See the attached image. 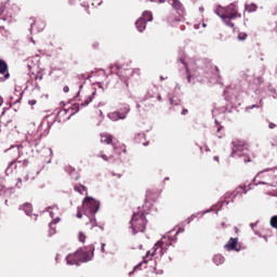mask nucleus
I'll return each instance as SVG.
<instances>
[{"label": "nucleus", "instance_id": "nucleus-1", "mask_svg": "<svg viewBox=\"0 0 277 277\" xmlns=\"http://www.w3.org/2000/svg\"><path fill=\"white\" fill-rule=\"evenodd\" d=\"M214 14L216 16H220L222 18L223 23L227 27H235V23L232 21H235L236 18H241V13H239V6L237 5V2H233L228 4L227 6H222L217 4L214 9Z\"/></svg>", "mask_w": 277, "mask_h": 277}, {"label": "nucleus", "instance_id": "nucleus-2", "mask_svg": "<svg viewBox=\"0 0 277 277\" xmlns=\"http://www.w3.org/2000/svg\"><path fill=\"white\" fill-rule=\"evenodd\" d=\"M94 258V245L84 247V249H78L75 253L66 256L67 265H81V263H88Z\"/></svg>", "mask_w": 277, "mask_h": 277}, {"label": "nucleus", "instance_id": "nucleus-3", "mask_svg": "<svg viewBox=\"0 0 277 277\" xmlns=\"http://www.w3.org/2000/svg\"><path fill=\"white\" fill-rule=\"evenodd\" d=\"M243 190V194H247L248 192L246 190V188H243V187H238L236 190H234L233 193H227V194H225V200L224 201H222V202H220V203H216V205H213L210 209H208V210H205V211H202V212H198V213H195V214H193L189 219H188V221H187V224H190V222H193V220H196V217L197 216H199L200 214H202V213H211V212H213V211H215V208H217L216 209V215L220 213V211H222V207H224V205H229V202L230 201H228V200H235V198H237V195L238 194H241V192Z\"/></svg>", "mask_w": 277, "mask_h": 277}, {"label": "nucleus", "instance_id": "nucleus-4", "mask_svg": "<svg viewBox=\"0 0 277 277\" xmlns=\"http://www.w3.org/2000/svg\"><path fill=\"white\" fill-rule=\"evenodd\" d=\"M277 168L264 169L260 171L253 179L255 185H267L268 187H277Z\"/></svg>", "mask_w": 277, "mask_h": 277}, {"label": "nucleus", "instance_id": "nucleus-5", "mask_svg": "<svg viewBox=\"0 0 277 277\" xmlns=\"http://www.w3.org/2000/svg\"><path fill=\"white\" fill-rule=\"evenodd\" d=\"M232 154L230 157L241 159L243 163H250L251 159L248 155V144L242 141L235 140L232 142Z\"/></svg>", "mask_w": 277, "mask_h": 277}, {"label": "nucleus", "instance_id": "nucleus-6", "mask_svg": "<svg viewBox=\"0 0 277 277\" xmlns=\"http://www.w3.org/2000/svg\"><path fill=\"white\" fill-rule=\"evenodd\" d=\"M146 224H148V221L146 220V214H144V212L133 213L130 221V228H132L133 235H137V233H144V230H146Z\"/></svg>", "mask_w": 277, "mask_h": 277}, {"label": "nucleus", "instance_id": "nucleus-7", "mask_svg": "<svg viewBox=\"0 0 277 277\" xmlns=\"http://www.w3.org/2000/svg\"><path fill=\"white\" fill-rule=\"evenodd\" d=\"M47 127L49 129V122L44 123V122H41L40 127L38 129H36V126L32 124L30 126V129L32 130H29L28 131V134L26 136V141L28 142V144H30V146H38V144H40V138L42 137V127Z\"/></svg>", "mask_w": 277, "mask_h": 277}, {"label": "nucleus", "instance_id": "nucleus-8", "mask_svg": "<svg viewBox=\"0 0 277 277\" xmlns=\"http://www.w3.org/2000/svg\"><path fill=\"white\" fill-rule=\"evenodd\" d=\"M98 209H101V201L92 197H85L83 199L82 210L84 215H96V213H98Z\"/></svg>", "mask_w": 277, "mask_h": 277}, {"label": "nucleus", "instance_id": "nucleus-9", "mask_svg": "<svg viewBox=\"0 0 277 277\" xmlns=\"http://www.w3.org/2000/svg\"><path fill=\"white\" fill-rule=\"evenodd\" d=\"M16 8L18 6L10 4V0L1 2L0 21H4V23H12V10H16Z\"/></svg>", "mask_w": 277, "mask_h": 277}, {"label": "nucleus", "instance_id": "nucleus-10", "mask_svg": "<svg viewBox=\"0 0 277 277\" xmlns=\"http://www.w3.org/2000/svg\"><path fill=\"white\" fill-rule=\"evenodd\" d=\"M111 72H117L119 79L126 83V85H129V79L133 77V72H135V69H124L120 67L119 65H113L110 66Z\"/></svg>", "mask_w": 277, "mask_h": 277}, {"label": "nucleus", "instance_id": "nucleus-11", "mask_svg": "<svg viewBox=\"0 0 277 277\" xmlns=\"http://www.w3.org/2000/svg\"><path fill=\"white\" fill-rule=\"evenodd\" d=\"M129 111H131V107L126 105L123 108H120V110L109 113L107 116L109 120H113V122H118V120H124L129 115Z\"/></svg>", "mask_w": 277, "mask_h": 277}, {"label": "nucleus", "instance_id": "nucleus-12", "mask_svg": "<svg viewBox=\"0 0 277 277\" xmlns=\"http://www.w3.org/2000/svg\"><path fill=\"white\" fill-rule=\"evenodd\" d=\"M0 75H4L0 77V82L8 81L10 79V71H8V63L0 58Z\"/></svg>", "mask_w": 277, "mask_h": 277}, {"label": "nucleus", "instance_id": "nucleus-13", "mask_svg": "<svg viewBox=\"0 0 277 277\" xmlns=\"http://www.w3.org/2000/svg\"><path fill=\"white\" fill-rule=\"evenodd\" d=\"M169 3H170V5H172V8H174V10H176V12L180 16H183V14H185V9L183 8V3H181V1L169 0Z\"/></svg>", "mask_w": 277, "mask_h": 277}, {"label": "nucleus", "instance_id": "nucleus-14", "mask_svg": "<svg viewBox=\"0 0 277 277\" xmlns=\"http://www.w3.org/2000/svg\"><path fill=\"white\" fill-rule=\"evenodd\" d=\"M239 242L238 238H230L228 242L224 246L225 250L230 252V250H235L237 248V243Z\"/></svg>", "mask_w": 277, "mask_h": 277}, {"label": "nucleus", "instance_id": "nucleus-15", "mask_svg": "<svg viewBox=\"0 0 277 277\" xmlns=\"http://www.w3.org/2000/svg\"><path fill=\"white\" fill-rule=\"evenodd\" d=\"M93 101V96H88L83 103H81L80 105L76 106V111L71 113L70 116H75V114H77V111H79V109L83 108V107H88V105L90 103H92Z\"/></svg>", "mask_w": 277, "mask_h": 277}, {"label": "nucleus", "instance_id": "nucleus-16", "mask_svg": "<svg viewBox=\"0 0 277 277\" xmlns=\"http://www.w3.org/2000/svg\"><path fill=\"white\" fill-rule=\"evenodd\" d=\"M153 250L154 252L151 253V256H155V253L157 252V250H159L160 255L163 256V238L155 243Z\"/></svg>", "mask_w": 277, "mask_h": 277}, {"label": "nucleus", "instance_id": "nucleus-17", "mask_svg": "<svg viewBox=\"0 0 277 277\" xmlns=\"http://www.w3.org/2000/svg\"><path fill=\"white\" fill-rule=\"evenodd\" d=\"M135 26H136L137 31H140L142 34V31H144L146 29V21L144 19V17H140L136 21Z\"/></svg>", "mask_w": 277, "mask_h": 277}, {"label": "nucleus", "instance_id": "nucleus-18", "mask_svg": "<svg viewBox=\"0 0 277 277\" xmlns=\"http://www.w3.org/2000/svg\"><path fill=\"white\" fill-rule=\"evenodd\" d=\"M101 142L103 144H111V142H114V136H111V134L108 133H103L101 134Z\"/></svg>", "mask_w": 277, "mask_h": 277}, {"label": "nucleus", "instance_id": "nucleus-19", "mask_svg": "<svg viewBox=\"0 0 277 277\" xmlns=\"http://www.w3.org/2000/svg\"><path fill=\"white\" fill-rule=\"evenodd\" d=\"M19 211H24L26 213V215H31V203L26 202L22 206H19Z\"/></svg>", "mask_w": 277, "mask_h": 277}, {"label": "nucleus", "instance_id": "nucleus-20", "mask_svg": "<svg viewBox=\"0 0 277 277\" xmlns=\"http://www.w3.org/2000/svg\"><path fill=\"white\" fill-rule=\"evenodd\" d=\"M262 107H263V100H260V102L258 104L247 106L245 108V111H247V114H250L251 109H262Z\"/></svg>", "mask_w": 277, "mask_h": 277}, {"label": "nucleus", "instance_id": "nucleus-21", "mask_svg": "<svg viewBox=\"0 0 277 277\" xmlns=\"http://www.w3.org/2000/svg\"><path fill=\"white\" fill-rule=\"evenodd\" d=\"M179 62H181V64H183L186 72H187V81L188 83H192V75H189V69L187 68V62L185 56L184 57H180Z\"/></svg>", "mask_w": 277, "mask_h": 277}, {"label": "nucleus", "instance_id": "nucleus-22", "mask_svg": "<svg viewBox=\"0 0 277 277\" xmlns=\"http://www.w3.org/2000/svg\"><path fill=\"white\" fill-rule=\"evenodd\" d=\"M143 21H145V23H151L153 21V13L150 11H144L143 15H142Z\"/></svg>", "mask_w": 277, "mask_h": 277}, {"label": "nucleus", "instance_id": "nucleus-23", "mask_svg": "<svg viewBox=\"0 0 277 277\" xmlns=\"http://www.w3.org/2000/svg\"><path fill=\"white\" fill-rule=\"evenodd\" d=\"M225 259L223 258L222 254H216L213 256V263L215 265H222L224 263Z\"/></svg>", "mask_w": 277, "mask_h": 277}, {"label": "nucleus", "instance_id": "nucleus-24", "mask_svg": "<svg viewBox=\"0 0 277 277\" xmlns=\"http://www.w3.org/2000/svg\"><path fill=\"white\" fill-rule=\"evenodd\" d=\"M245 10L246 12L252 13V12H256V10H259V6L255 3L246 4Z\"/></svg>", "mask_w": 277, "mask_h": 277}, {"label": "nucleus", "instance_id": "nucleus-25", "mask_svg": "<svg viewBox=\"0 0 277 277\" xmlns=\"http://www.w3.org/2000/svg\"><path fill=\"white\" fill-rule=\"evenodd\" d=\"M51 209H56V211H57V206H50V207H48L47 209H45V211L48 212V213H50V217H55V213H53V211H51Z\"/></svg>", "mask_w": 277, "mask_h": 277}, {"label": "nucleus", "instance_id": "nucleus-26", "mask_svg": "<svg viewBox=\"0 0 277 277\" xmlns=\"http://www.w3.org/2000/svg\"><path fill=\"white\" fill-rule=\"evenodd\" d=\"M90 224H91V228H96V226H98V224L96 223V216H92L90 217Z\"/></svg>", "mask_w": 277, "mask_h": 277}, {"label": "nucleus", "instance_id": "nucleus-27", "mask_svg": "<svg viewBox=\"0 0 277 277\" xmlns=\"http://www.w3.org/2000/svg\"><path fill=\"white\" fill-rule=\"evenodd\" d=\"M49 237H53V235L56 233L55 228L53 227V223L49 224Z\"/></svg>", "mask_w": 277, "mask_h": 277}, {"label": "nucleus", "instance_id": "nucleus-28", "mask_svg": "<svg viewBox=\"0 0 277 277\" xmlns=\"http://www.w3.org/2000/svg\"><path fill=\"white\" fill-rule=\"evenodd\" d=\"M271 226L273 228H277V215H274L272 219H271Z\"/></svg>", "mask_w": 277, "mask_h": 277}, {"label": "nucleus", "instance_id": "nucleus-29", "mask_svg": "<svg viewBox=\"0 0 277 277\" xmlns=\"http://www.w3.org/2000/svg\"><path fill=\"white\" fill-rule=\"evenodd\" d=\"M148 98H155V91H148L145 95L144 101H148Z\"/></svg>", "mask_w": 277, "mask_h": 277}, {"label": "nucleus", "instance_id": "nucleus-30", "mask_svg": "<svg viewBox=\"0 0 277 277\" xmlns=\"http://www.w3.org/2000/svg\"><path fill=\"white\" fill-rule=\"evenodd\" d=\"M68 111H70V109L64 108V109H62V110L58 111L57 116H58L60 118L65 117V116L68 114Z\"/></svg>", "mask_w": 277, "mask_h": 277}, {"label": "nucleus", "instance_id": "nucleus-31", "mask_svg": "<svg viewBox=\"0 0 277 277\" xmlns=\"http://www.w3.org/2000/svg\"><path fill=\"white\" fill-rule=\"evenodd\" d=\"M246 38H248V34H246V32L238 34V40L243 41V40H246Z\"/></svg>", "mask_w": 277, "mask_h": 277}, {"label": "nucleus", "instance_id": "nucleus-32", "mask_svg": "<svg viewBox=\"0 0 277 277\" xmlns=\"http://www.w3.org/2000/svg\"><path fill=\"white\" fill-rule=\"evenodd\" d=\"M65 172H67V174L72 175V173L75 172V168H72L70 166L65 167Z\"/></svg>", "mask_w": 277, "mask_h": 277}, {"label": "nucleus", "instance_id": "nucleus-33", "mask_svg": "<svg viewBox=\"0 0 277 277\" xmlns=\"http://www.w3.org/2000/svg\"><path fill=\"white\" fill-rule=\"evenodd\" d=\"M79 241L81 243H85V234H83L82 232L79 233Z\"/></svg>", "mask_w": 277, "mask_h": 277}, {"label": "nucleus", "instance_id": "nucleus-34", "mask_svg": "<svg viewBox=\"0 0 277 277\" xmlns=\"http://www.w3.org/2000/svg\"><path fill=\"white\" fill-rule=\"evenodd\" d=\"M61 217L60 216H57L56 219H54L52 222H51V224L53 225V224H58V222H61Z\"/></svg>", "mask_w": 277, "mask_h": 277}, {"label": "nucleus", "instance_id": "nucleus-35", "mask_svg": "<svg viewBox=\"0 0 277 277\" xmlns=\"http://www.w3.org/2000/svg\"><path fill=\"white\" fill-rule=\"evenodd\" d=\"M23 183V180L22 179H17V183H16V187L18 188V189H21V187H22V184Z\"/></svg>", "mask_w": 277, "mask_h": 277}, {"label": "nucleus", "instance_id": "nucleus-36", "mask_svg": "<svg viewBox=\"0 0 277 277\" xmlns=\"http://www.w3.org/2000/svg\"><path fill=\"white\" fill-rule=\"evenodd\" d=\"M77 217L81 220L83 217V214L81 213L80 208H78Z\"/></svg>", "mask_w": 277, "mask_h": 277}, {"label": "nucleus", "instance_id": "nucleus-37", "mask_svg": "<svg viewBox=\"0 0 277 277\" xmlns=\"http://www.w3.org/2000/svg\"><path fill=\"white\" fill-rule=\"evenodd\" d=\"M144 263H146V261L141 262L138 265L134 266V272H135L136 269H140V267H142V265H144Z\"/></svg>", "mask_w": 277, "mask_h": 277}, {"label": "nucleus", "instance_id": "nucleus-38", "mask_svg": "<svg viewBox=\"0 0 277 277\" xmlns=\"http://www.w3.org/2000/svg\"><path fill=\"white\" fill-rule=\"evenodd\" d=\"M211 70L214 72H220V68H217V66H211Z\"/></svg>", "mask_w": 277, "mask_h": 277}, {"label": "nucleus", "instance_id": "nucleus-39", "mask_svg": "<svg viewBox=\"0 0 277 277\" xmlns=\"http://www.w3.org/2000/svg\"><path fill=\"white\" fill-rule=\"evenodd\" d=\"M63 92H65V93L70 92V88H69L68 85H65V87L63 88Z\"/></svg>", "mask_w": 277, "mask_h": 277}, {"label": "nucleus", "instance_id": "nucleus-40", "mask_svg": "<svg viewBox=\"0 0 277 277\" xmlns=\"http://www.w3.org/2000/svg\"><path fill=\"white\" fill-rule=\"evenodd\" d=\"M75 192H78L79 194H83V192H81V187H79V186H75Z\"/></svg>", "mask_w": 277, "mask_h": 277}, {"label": "nucleus", "instance_id": "nucleus-41", "mask_svg": "<svg viewBox=\"0 0 277 277\" xmlns=\"http://www.w3.org/2000/svg\"><path fill=\"white\" fill-rule=\"evenodd\" d=\"M43 29H44V23H41V24L39 25L38 31H42Z\"/></svg>", "mask_w": 277, "mask_h": 277}, {"label": "nucleus", "instance_id": "nucleus-42", "mask_svg": "<svg viewBox=\"0 0 277 277\" xmlns=\"http://www.w3.org/2000/svg\"><path fill=\"white\" fill-rule=\"evenodd\" d=\"M256 81H258V83H260V85L263 83V77H258L256 78Z\"/></svg>", "mask_w": 277, "mask_h": 277}, {"label": "nucleus", "instance_id": "nucleus-43", "mask_svg": "<svg viewBox=\"0 0 277 277\" xmlns=\"http://www.w3.org/2000/svg\"><path fill=\"white\" fill-rule=\"evenodd\" d=\"M188 113H189V110L183 108V110H182V116H187Z\"/></svg>", "mask_w": 277, "mask_h": 277}, {"label": "nucleus", "instance_id": "nucleus-44", "mask_svg": "<svg viewBox=\"0 0 277 277\" xmlns=\"http://www.w3.org/2000/svg\"><path fill=\"white\" fill-rule=\"evenodd\" d=\"M34 25H36V19H32V23L30 24L29 31H31V29H34Z\"/></svg>", "mask_w": 277, "mask_h": 277}, {"label": "nucleus", "instance_id": "nucleus-45", "mask_svg": "<svg viewBox=\"0 0 277 277\" xmlns=\"http://www.w3.org/2000/svg\"><path fill=\"white\" fill-rule=\"evenodd\" d=\"M101 246V252H105V242H102Z\"/></svg>", "mask_w": 277, "mask_h": 277}, {"label": "nucleus", "instance_id": "nucleus-46", "mask_svg": "<svg viewBox=\"0 0 277 277\" xmlns=\"http://www.w3.org/2000/svg\"><path fill=\"white\" fill-rule=\"evenodd\" d=\"M268 90L269 92H273L274 94H276V88L269 87Z\"/></svg>", "mask_w": 277, "mask_h": 277}, {"label": "nucleus", "instance_id": "nucleus-47", "mask_svg": "<svg viewBox=\"0 0 277 277\" xmlns=\"http://www.w3.org/2000/svg\"><path fill=\"white\" fill-rule=\"evenodd\" d=\"M179 233H185V228L181 227L175 235H179Z\"/></svg>", "mask_w": 277, "mask_h": 277}, {"label": "nucleus", "instance_id": "nucleus-48", "mask_svg": "<svg viewBox=\"0 0 277 277\" xmlns=\"http://www.w3.org/2000/svg\"><path fill=\"white\" fill-rule=\"evenodd\" d=\"M36 103H37L36 100H30V101L28 102L29 105H36Z\"/></svg>", "mask_w": 277, "mask_h": 277}, {"label": "nucleus", "instance_id": "nucleus-49", "mask_svg": "<svg viewBox=\"0 0 277 277\" xmlns=\"http://www.w3.org/2000/svg\"><path fill=\"white\" fill-rule=\"evenodd\" d=\"M268 127L269 129H276V123H269Z\"/></svg>", "mask_w": 277, "mask_h": 277}, {"label": "nucleus", "instance_id": "nucleus-50", "mask_svg": "<svg viewBox=\"0 0 277 277\" xmlns=\"http://www.w3.org/2000/svg\"><path fill=\"white\" fill-rule=\"evenodd\" d=\"M101 157H102V159H104V161H109V158H107L106 155H102Z\"/></svg>", "mask_w": 277, "mask_h": 277}, {"label": "nucleus", "instance_id": "nucleus-51", "mask_svg": "<svg viewBox=\"0 0 277 277\" xmlns=\"http://www.w3.org/2000/svg\"><path fill=\"white\" fill-rule=\"evenodd\" d=\"M171 105H174V97H170ZM175 105H179V103H175Z\"/></svg>", "mask_w": 277, "mask_h": 277}, {"label": "nucleus", "instance_id": "nucleus-52", "mask_svg": "<svg viewBox=\"0 0 277 277\" xmlns=\"http://www.w3.org/2000/svg\"><path fill=\"white\" fill-rule=\"evenodd\" d=\"M175 90H181V84L177 83V84L175 85Z\"/></svg>", "mask_w": 277, "mask_h": 277}, {"label": "nucleus", "instance_id": "nucleus-53", "mask_svg": "<svg viewBox=\"0 0 277 277\" xmlns=\"http://www.w3.org/2000/svg\"><path fill=\"white\" fill-rule=\"evenodd\" d=\"M254 226H256V223H250L251 228H254Z\"/></svg>", "mask_w": 277, "mask_h": 277}, {"label": "nucleus", "instance_id": "nucleus-54", "mask_svg": "<svg viewBox=\"0 0 277 277\" xmlns=\"http://www.w3.org/2000/svg\"><path fill=\"white\" fill-rule=\"evenodd\" d=\"M213 159H214V161H220V157H217V156H214Z\"/></svg>", "mask_w": 277, "mask_h": 277}, {"label": "nucleus", "instance_id": "nucleus-55", "mask_svg": "<svg viewBox=\"0 0 277 277\" xmlns=\"http://www.w3.org/2000/svg\"><path fill=\"white\" fill-rule=\"evenodd\" d=\"M3 105V97L0 96V107Z\"/></svg>", "mask_w": 277, "mask_h": 277}, {"label": "nucleus", "instance_id": "nucleus-56", "mask_svg": "<svg viewBox=\"0 0 277 277\" xmlns=\"http://www.w3.org/2000/svg\"><path fill=\"white\" fill-rule=\"evenodd\" d=\"M89 96H93V98H94V96H96V91H93L92 94Z\"/></svg>", "mask_w": 277, "mask_h": 277}, {"label": "nucleus", "instance_id": "nucleus-57", "mask_svg": "<svg viewBox=\"0 0 277 277\" xmlns=\"http://www.w3.org/2000/svg\"><path fill=\"white\" fill-rule=\"evenodd\" d=\"M220 131H222V126H220L216 130L217 133H220Z\"/></svg>", "mask_w": 277, "mask_h": 277}, {"label": "nucleus", "instance_id": "nucleus-58", "mask_svg": "<svg viewBox=\"0 0 277 277\" xmlns=\"http://www.w3.org/2000/svg\"><path fill=\"white\" fill-rule=\"evenodd\" d=\"M221 226L223 227V228H226V223H221Z\"/></svg>", "mask_w": 277, "mask_h": 277}, {"label": "nucleus", "instance_id": "nucleus-59", "mask_svg": "<svg viewBox=\"0 0 277 277\" xmlns=\"http://www.w3.org/2000/svg\"><path fill=\"white\" fill-rule=\"evenodd\" d=\"M210 150L209 146H206V153H209Z\"/></svg>", "mask_w": 277, "mask_h": 277}, {"label": "nucleus", "instance_id": "nucleus-60", "mask_svg": "<svg viewBox=\"0 0 277 277\" xmlns=\"http://www.w3.org/2000/svg\"><path fill=\"white\" fill-rule=\"evenodd\" d=\"M24 181H29V175H26V176L24 177Z\"/></svg>", "mask_w": 277, "mask_h": 277}, {"label": "nucleus", "instance_id": "nucleus-61", "mask_svg": "<svg viewBox=\"0 0 277 277\" xmlns=\"http://www.w3.org/2000/svg\"><path fill=\"white\" fill-rule=\"evenodd\" d=\"M98 228H101L102 230H105V227L100 225Z\"/></svg>", "mask_w": 277, "mask_h": 277}, {"label": "nucleus", "instance_id": "nucleus-62", "mask_svg": "<svg viewBox=\"0 0 277 277\" xmlns=\"http://www.w3.org/2000/svg\"><path fill=\"white\" fill-rule=\"evenodd\" d=\"M161 81H166V78L163 76L160 77Z\"/></svg>", "mask_w": 277, "mask_h": 277}, {"label": "nucleus", "instance_id": "nucleus-63", "mask_svg": "<svg viewBox=\"0 0 277 277\" xmlns=\"http://www.w3.org/2000/svg\"><path fill=\"white\" fill-rule=\"evenodd\" d=\"M157 98H158V101H161V96L160 95H157Z\"/></svg>", "mask_w": 277, "mask_h": 277}, {"label": "nucleus", "instance_id": "nucleus-64", "mask_svg": "<svg viewBox=\"0 0 277 277\" xmlns=\"http://www.w3.org/2000/svg\"><path fill=\"white\" fill-rule=\"evenodd\" d=\"M150 254V251H148L147 253H146V256H148Z\"/></svg>", "mask_w": 277, "mask_h": 277}]
</instances>
